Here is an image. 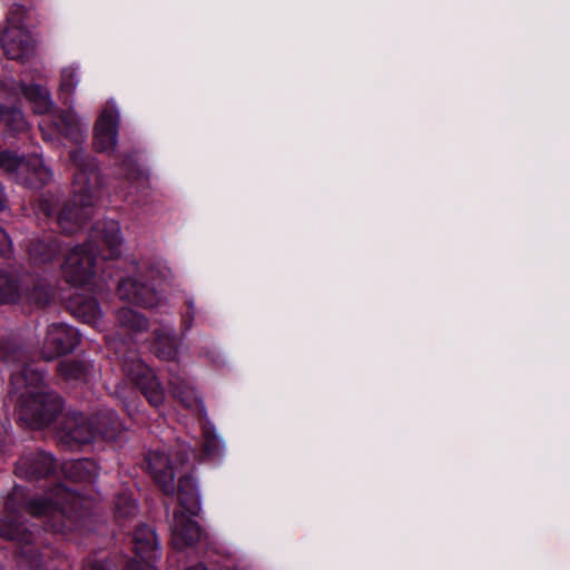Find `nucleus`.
I'll return each mask as SVG.
<instances>
[{
    "mask_svg": "<svg viewBox=\"0 0 570 570\" xmlns=\"http://www.w3.org/2000/svg\"><path fill=\"white\" fill-rule=\"evenodd\" d=\"M14 393L20 399V417L32 428L50 424L62 407L61 399L47 390L43 374L31 365L14 370L11 376Z\"/></svg>",
    "mask_w": 570,
    "mask_h": 570,
    "instance_id": "f257e3e1",
    "label": "nucleus"
},
{
    "mask_svg": "<svg viewBox=\"0 0 570 570\" xmlns=\"http://www.w3.org/2000/svg\"><path fill=\"white\" fill-rule=\"evenodd\" d=\"M71 159L78 168L73 181V203L67 205L59 214L58 223L66 233H73L92 213L94 189L99 184L96 165L86 163L80 149L71 153Z\"/></svg>",
    "mask_w": 570,
    "mask_h": 570,
    "instance_id": "f03ea898",
    "label": "nucleus"
},
{
    "mask_svg": "<svg viewBox=\"0 0 570 570\" xmlns=\"http://www.w3.org/2000/svg\"><path fill=\"white\" fill-rule=\"evenodd\" d=\"M180 509L175 511L171 523V542L176 549H184L197 542L202 537L198 523L193 520L200 510V500L196 482L191 476H184L178 482Z\"/></svg>",
    "mask_w": 570,
    "mask_h": 570,
    "instance_id": "7ed1b4c3",
    "label": "nucleus"
},
{
    "mask_svg": "<svg viewBox=\"0 0 570 570\" xmlns=\"http://www.w3.org/2000/svg\"><path fill=\"white\" fill-rule=\"evenodd\" d=\"M29 12L13 4L0 30V46L8 59L24 61L36 51V39L28 27Z\"/></svg>",
    "mask_w": 570,
    "mask_h": 570,
    "instance_id": "20e7f679",
    "label": "nucleus"
},
{
    "mask_svg": "<svg viewBox=\"0 0 570 570\" xmlns=\"http://www.w3.org/2000/svg\"><path fill=\"white\" fill-rule=\"evenodd\" d=\"M87 508L88 502L85 499L61 485L49 491L45 498L33 500L27 505V510L31 515L50 519L52 521L51 527L56 530L65 528V524L58 522L60 519H70L81 509Z\"/></svg>",
    "mask_w": 570,
    "mask_h": 570,
    "instance_id": "39448f33",
    "label": "nucleus"
},
{
    "mask_svg": "<svg viewBox=\"0 0 570 570\" xmlns=\"http://www.w3.org/2000/svg\"><path fill=\"white\" fill-rule=\"evenodd\" d=\"M107 422L110 424L115 423L114 412L99 419L97 426L80 413H69L65 417L63 425L58 431V436L68 446L89 443L97 434H101L106 439H114L115 435L107 426Z\"/></svg>",
    "mask_w": 570,
    "mask_h": 570,
    "instance_id": "423d86ee",
    "label": "nucleus"
},
{
    "mask_svg": "<svg viewBox=\"0 0 570 570\" xmlns=\"http://www.w3.org/2000/svg\"><path fill=\"white\" fill-rule=\"evenodd\" d=\"M0 169L23 184L37 186L48 178V170L42 159L32 157L28 160L10 150H0Z\"/></svg>",
    "mask_w": 570,
    "mask_h": 570,
    "instance_id": "0eeeda50",
    "label": "nucleus"
},
{
    "mask_svg": "<svg viewBox=\"0 0 570 570\" xmlns=\"http://www.w3.org/2000/svg\"><path fill=\"white\" fill-rule=\"evenodd\" d=\"M100 248L92 246H78L67 256L63 265V275L68 283L73 285H83L95 273V266L98 263V256L95 254Z\"/></svg>",
    "mask_w": 570,
    "mask_h": 570,
    "instance_id": "6e6552de",
    "label": "nucleus"
},
{
    "mask_svg": "<svg viewBox=\"0 0 570 570\" xmlns=\"http://www.w3.org/2000/svg\"><path fill=\"white\" fill-rule=\"evenodd\" d=\"M127 375L140 387L150 404L158 406L164 401V391L160 387L151 368L141 361L126 364Z\"/></svg>",
    "mask_w": 570,
    "mask_h": 570,
    "instance_id": "1a4fd4ad",
    "label": "nucleus"
},
{
    "mask_svg": "<svg viewBox=\"0 0 570 570\" xmlns=\"http://www.w3.org/2000/svg\"><path fill=\"white\" fill-rule=\"evenodd\" d=\"M77 344V332L63 324H51L47 330L42 355L52 360L61 354L72 351Z\"/></svg>",
    "mask_w": 570,
    "mask_h": 570,
    "instance_id": "9d476101",
    "label": "nucleus"
},
{
    "mask_svg": "<svg viewBox=\"0 0 570 570\" xmlns=\"http://www.w3.org/2000/svg\"><path fill=\"white\" fill-rule=\"evenodd\" d=\"M119 114L114 107H106L96 125L95 146L97 150L109 153L117 145Z\"/></svg>",
    "mask_w": 570,
    "mask_h": 570,
    "instance_id": "9b49d317",
    "label": "nucleus"
},
{
    "mask_svg": "<svg viewBox=\"0 0 570 570\" xmlns=\"http://www.w3.org/2000/svg\"><path fill=\"white\" fill-rule=\"evenodd\" d=\"M92 238L106 248L101 250L99 256L102 259L115 258L120 255V246L122 237L120 235L119 224L112 219L98 223L94 228Z\"/></svg>",
    "mask_w": 570,
    "mask_h": 570,
    "instance_id": "f8f14e48",
    "label": "nucleus"
},
{
    "mask_svg": "<svg viewBox=\"0 0 570 570\" xmlns=\"http://www.w3.org/2000/svg\"><path fill=\"white\" fill-rule=\"evenodd\" d=\"M148 466L161 490L167 494H173L175 491L176 465H174L171 458L163 451L151 452L148 455Z\"/></svg>",
    "mask_w": 570,
    "mask_h": 570,
    "instance_id": "ddd939ff",
    "label": "nucleus"
},
{
    "mask_svg": "<svg viewBox=\"0 0 570 570\" xmlns=\"http://www.w3.org/2000/svg\"><path fill=\"white\" fill-rule=\"evenodd\" d=\"M56 469L52 456L45 452L31 453L20 458L16 465V473L20 478L33 479L46 476Z\"/></svg>",
    "mask_w": 570,
    "mask_h": 570,
    "instance_id": "4468645a",
    "label": "nucleus"
},
{
    "mask_svg": "<svg viewBox=\"0 0 570 570\" xmlns=\"http://www.w3.org/2000/svg\"><path fill=\"white\" fill-rule=\"evenodd\" d=\"M118 295L122 301L146 307H153L159 302V296L154 288L139 283L135 278L122 279L118 285Z\"/></svg>",
    "mask_w": 570,
    "mask_h": 570,
    "instance_id": "2eb2a0df",
    "label": "nucleus"
},
{
    "mask_svg": "<svg viewBox=\"0 0 570 570\" xmlns=\"http://www.w3.org/2000/svg\"><path fill=\"white\" fill-rule=\"evenodd\" d=\"M136 557L140 559L158 560L160 546L156 532L147 524L138 525L134 533Z\"/></svg>",
    "mask_w": 570,
    "mask_h": 570,
    "instance_id": "dca6fc26",
    "label": "nucleus"
},
{
    "mask_svg": "<svg viewBox=\"0 0 570 570\" xmlns=\"http://www.w3.org/2000/svg\"><path fill=\"white\" fill-rule=\"evenodd\" d=\"M11 86L0 80V101L11 98ZM0 120L12 131H24L28 128L22 111L3 102H0Z\"/></svg>",
    "mask_w": 570,
    "mask_h": 570,
    "instance_id": "f3484780",
    "label": "nucleus"
},
{
    "mask_svg": "<svg viewBox=\"0 0 570 570\" xmlns=\"http://www.w3.org/2000/svg\"><path fill=\"white\" fill-rule=\"evenodd\" d=\"M39 126L45 139H53V135L47 131L50 126L55 127L59 134L70 137L77 136L80 130L77 116L70 111L60 115L57 119H43Z\"/></svg>",
    "mask_w": 570,
    "mask_h": 570,
    "instance_id": "a211bd4d",
    "label": "nucleus"
},
{
    "mask_svg": "<svg viewBox=\"0 0 570 570\" xmlns=\"http://www.w3.org/2000/svg\"><path fill=\"white\" fill-rule=\"evenodd\" d=\"M20 89L24 98L31 104L36 114L46 115L53 108V101L49 91L38 85H21Z\"/></svg>",
    "mask_w": 570,
    "mask_h": 570,
    "instance_id": "6ab92c4d",
    "label": "nucleus"
},
{
    "mask_svg": "<svg viewBox=\"0 0 570 570\" xmlns=\"http://www.w3.org/2000/svg\"><path fill=\"white\" fill-rule=\"evenodd\" d=\"M71 308L76 317L85 323L98 326L101 320V311L94 298L75 297Z\"/></svg>",
    "mask_w": 570,
    "mask_h": 570,
    "instance_id": "aec40b11",
    "label": "nucleus"
},
{
    "mask_svg": "<svg viewBox=\"0 0 570 570\" xmlns=\"http://www.w3.org/2000/svg\"><path fill=\"white\" fill-rule=\"evenodd\" d=\"M63 471L75 481H86L96 476L98 466L94 461L85 459L66 463Z\"/></svg>",
    "mask_w": 570,
    "mask_h": 570,
    "instance_id": "412c9836",
    "label": "nucleus"
},
{
    "mask_svg": "<svg viewBox=\"0 0 570 570\" xmlns=\"http://www.w3.org/2000/svg\"><path fill=\"white\" fill-rule=\"evenodd\" d=\"M22 299V284L9 273H0V303H17Z\"/></svg>",
    "mask_w": 570,
    "mask_h": 570,
    "instance_id": "4be33fe9",
    "label": "nucleus"
},
{
    "mask_svg": "<svg viewBox=\"0 0 570 570\" xmlns=\"http://www.w3.org/2000/svg\"><path fill=\"white\" fill-rule=\"evenodd\" d=\"M0 535L19 543H30L33 540V533L22 524L11 520H0Z\"/></svg>",
    "mask_w": 570,
    "mask_h": 570,
    "instance_id": "5701e85b",
    "label": "nucleus"
},
{
    "mask_svg": "<svg viewBox=\"0 0 570 570\" xmlns=\"http://www.w3.org/2000/svg\"><path fill=\"white\" fill-rule=\"evenodd\" d=\"M50 298L51 292L49 287L43 284L33 285L31 288L22 285L21 303L35 307H42L49 303Z\"/></svg>",
    "mask_w": 570,
    "mask_h": 570,
    "instance_id": "b1692460",
    "label": "nucleus"
},
{
    "mask_svg": "<svg viewBox=\"0 0 570 570\" xmlns=\"http://www.w3.org/2000/svg\"><path fill=\"white\" fill-rule=\"evenodd\" d=\"M117 320L122 327L134 332H141L147 328L146 318L130 308L119 309L117 312Z\"/></svg>",
    "mask_w": 570,
    "mask_h": 570,
    "instance_id": "393cba45",
    "label": "nucleus"
},
{
    "mask_svg": "<svg viewBox=\"0 0 570 570\" xmlns=\"http://www.w3.org/2000/svg\"><path fill=\"white\" fill-rule=\"evenodd\" d=\"M157 354L165 360H173L177 354V338L171 336L169 332L157 334L156 337Z\"/></svg>",
    "mask_w": 570,
    "mask_h": 570,
    "instance_id": "a878e982",
    "label": "nucleus"
},
{
    "mask_svg": "<svg viewBox=\"0 0 570 570\" xmlns=\"http://www.w3.org/2000/svg\"><path fill=\"white\" fill-rule=\"evenodd\" d=\"M79 73L75 67H66L61 70L60 90L63 94H72L79 83Z\"/></svg>",
    "mask_w": 570,
    "mask_h": 570,
    "instance_id": "bb28decb",
    "label": "nucleus"
},
{
    "mask_svg": "<svg viewBox=\"0 0 570 570\" xmlns=\"http://www.w3.org/2000/svg\"><path fill=\"white\" fill-rule=\"evenodd\" d=\"M60 374L66 379H75L79 380L85 374V367L81 363L77 361L67 360L59 364L58 367Z\"/></svg>",
    "mask_w": 570,
    "mask_h": 570,
    "instance_id": "cd10ccee",
    "label": "nucleus"
},
{
    "mask_svg": "<svg viewBox=\"0 0 570 570\" xmlns=\"http://www.w3.org/2000/svg\"><path fill=\"white\" fill-rule=\"evenodd\" d=\"M23 353L19 348L11 347L9 345H3L0 347V358H2L7 363L21 361Z\"/></svg>",
    "mask_w": 570,
    "mask_h": 570,
    "instance_id": "c85d7f7f",
    "label": "nucleus"
},
{
    "mask_svg": "<svg viewBox=\"0 0 570 570\" xmlns=\"http://www.w3.org/2000/svg\"><path fill=\"white\" fill-rule=\"evenodd\" d=\"M156 561L157 560H148L147 558L144 560L136 558L128 564L127 570H157L155 567Z\"/></svg>",
    "mask_w": 570,
    "mask_h": 570,
    "instance_id": "c756f323",
    "label": "nucleus"
},
{
    "mask_svg": "<svg viewBox=\"0 0 570 570\" xmlns=\"http://www.w3.org/2000/svg\"><path fill=\"white\" fill-rule=\"evenodd\" d=\"M47 248V245L45 244H33L29 248V253L31 256H33L36 259L40 261H48L51 258V253H47L43 248Z\"/></svg>",
    "mask_w": 570,
    "mask_h": 570,
    "instance_id": "7c9ffc66",
    "label": "nucleus"
},
{
    "mask_svg": "<svg viewBox=\"0 0 570 570\" xmlns=\"http://www.w3.org/2000/svg\"><path fill=\"white\" fill-rule=\"evenodd\" d=\"M11 240L8 234L0 227V255L10 256Z\"/></svg>",
    "mask_w": 570,
    "mask_h": 570,
    "instance_id": "2f4dec72",
    "label": "nucleus"
},
{
    "mask_svg": "<svg viewBox=\"0 0 570 570\" xmlns=\"http://www.w3.org/2000/svg\"><path fill=\"white\" fill-rule=\"evenodd\" d=\"M222 445L223 443L219 439L213 438L204 443V451L206 452L207 455H214L217 452H219Z\"/></svg>",
    "mask_w": 570,
    "mask_h": 570,
    "instance_id": "473e14b6",
    "label": "nucleus"
},
{
    "mask_svg": "<svg viewBox=\"0 0 570 570\" xmlns=\"http://www.w3.org/2000/svg\"><path fill=\"white\" fill-rule=\"evenodd\" d=\"M173 393L176 397H178L186 407H193L195 405H197L199 403L198 399L195 397L194 395H184L183 392H180L178 389H174L173 390Z\"/></svg>",
    "mask_w": 570,
    "mask_h": 570,
    "instance_id": "72a5a7b5",
    "label": "nucleus"
},
{
    "mask_svg": "<svg viewBox=\"0 0 570 570\" xmlns=\"http://www.w3.org/2000/svg\"><path fill=\"white\" fill-rule=\"evenodd\" d=\"M126 507H127V510L126 511H122L119 507V504L117 505V511L118 513H120L121 515L126 517L128 514H131L134 512H136L137 510V507H136V503L134 500H130V499H126Z\"/></svg>",
    "mask_w": 570,
    "mask_h": 570,
    "instance_id": "f704fd0d",
    "label": "nucleus"
},
{
    "mask_svg": "<svg viewBox=\"0 0 570 570\" xmlns=\"http://www.w3.org/2000/svg\"><path fill=\"white\" fill-rule=\"evenodd\" d=\"M83 570H110V569L106 562L90 561L85 566Z\"/></svg>",
    "mask_w": 570,
    "mask_h": 570,
    "instance_id": "c9c22d12",
    "label": "nucleus"
},
{
    "mask_svg": "<svg viewBox=\"0 0 570 570\" xmlns=\"http://www.w3.org/2000/svg\"><path fill=\"white\" fill-rule=\"evenodd\" d=\"M186 570H207L203 564H196L194 567L187 568Z\"/></svg>",
    "mask_w": 570,
    "mask_h": 570,
    "instance_id": "e433bc0d",
    "label": "nucleus"
},
{
    "mask_svg": "<svg viewBox=\"0 0 570 570\" xmlns=\"http://www.w3.org/2000/svg\"><path fill=\"white\" fill-rule=\"evenodd\" d=\"M6 432H7V425H6V423H0V435H1L2 433H6Z\"/></svg>",
    "mask_w": 570,
    "mask_h": 570,
    "instance_id": "4c0bfd02",
    "label": "nucleus"
},
{
    "mask_svg": "<svg viewBox=\"0 0 570 570\" xmlns=\"http://www.w3.org/2000/svg\"><path fill=\"white\" fill-rule=\"evenodd\" d=\"M177 462H179V464H184L185 458L181 456V458L177 459Z\"/></svg>",
    "mask_w": 570,
    "mask_h": 570,
    "instance_id": "58836bf2",
    "label": "nucleus"
}]
</instances>
